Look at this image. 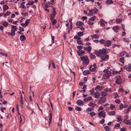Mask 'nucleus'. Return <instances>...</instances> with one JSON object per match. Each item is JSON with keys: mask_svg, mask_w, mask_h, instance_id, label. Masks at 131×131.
Masks as SVG:
<instances>
[{"mask_svg": "<svg viewBox=\"0 0 131 131\" xmlns=\"http://www.w3.org/2000/svg\"><path fill=\"white\" fill-rule=\"evenodd\" d=\"M104 71L105 73L103 75V78L105 79L108 78L111 75V71L107 69L104 70Z\"/></svg>", "mask_w": 131, "mask_h": 131, "instance_id": "1", "label": "nucleus"}, {"mask_svg": "<svg viewBox=\"0 0 131 131\" xmlns=\"http://www.w3.org/2000/svg\"><path fill=\"white\" fill-rule=\"evenodd\" d=\"M107 50L106 49L103 48L100 49L98 51L95 53L96 56L98 57L100 56L101 54H104L107 53Z\"/></svg>", "mask_w": 131, "mask_h": 131, "instance_id": "2", "label": "nucleus"}, {"mask_svg": "<svg viewBox=\"0 0 131 131\" xmlns=\"http://www.w3.org/2000/svg\"><path fill=\"white\" fill-rule=\"evenodd\" d=\"M81 60L83 61V63L86 65H88L89 62V60L88 59L87 56H85L83 57H80Z\"/></svg>", "mask_w": 131, "mask_h": 131, "instance_id": "3", "label": "nucleus"}, {"mask_svg": "<svg viewBox=\"0 0 131 131\" xmlns=\"http://www.w3.org/2000/svg\"><path fill=\"white\" fill-rule=\"evenodd\" d=\"M106 101V98L105 97H101L98 100V102L100 104L105 103Z\"/></svg>", "mask_w": 131, "mask_h": 131, "instance_id": "4", "label": "nucleus"}, {"mask_svg": "<svg viewBox=\"0 0 131 131\" xmlns=\"http://www.w3.org/2000/svg\"><path fill=\"white\" fill-rule=\"evenodd\" d=\"M96 64L94 63L92 65H91L90 67V70L92 72H94L95 71L97 67L96 66Z\"/></svg>", "mask_w": 131, "mask_h": 131, "instance_id": "5", "label": "nucleus"}, {"mask_svg": "<svg viewBox=\"0 0 131 131\" xmlns=\"http://www.w3.org/2000/svg\"><path fill=\"white\" fill-rule=\"evenodd\" d=\"M92 96L96 99H98L100 96V94L99 92H96L92 94Z\"/></svg>", "mask_w": 131, "mask_h": 131, "instance_id": "6", "label": "nucleus"}, {"mask_svg": "<svg viewBox=\"0 0 131 131\" xmlns=\"http://www.w3.org/2000/svg\"><path fill=\"white\" fill-rule=\"evenodd\" d=\"M106 113L104 111L100 112L99 113V117L103 116V117L105 118V117Z\"/></svg>", "mask_w": 131, "mask_h": 131, "instance_id": "7", "label": "nucleus"}, {"mask_svg": "<svg viewBox=\"0 0 131 131\" xmlns=\"http://www.w3.org/2000/svg\"><path fill=\"white\" fill-rule=\"evenodd\" d=\"M122 81L120 77H117L116 78V83L118 84H121Z\"/></svg>", "mask_w": 131, "mask_h": 131, "instance_id": "8", "label": "nucleus"}, {"mask_svg": "<svg viewBox=\"0 0 131 131\" xmlns=\"http://www.w3.org/2000/svg\"><path fill=\"white\" fill-rule=\"evenodd\" d=\"M108 55H106L102 56L101 57V59L102 60L105 61L108 59Z\"/></svg>", "mask_w": 131, "mask_h": 131, "instance_id": "9", "label": "nucleus"}, {"mask_svg": "<svg viewBox=\"0 0 131 131\" xmlns=\"http://www.w3.org/2000/svg\"><path fill=\"white\" fill-rule=\"evenodd\" d=\"M105 42L104 46H107V47H109L110 46L112 43L111 41L109 40L106 41Z\"/></svg>", "mask_w": 131, "mask_h": 131, "instance_id": "10", "label": "nucleus"}, {"mask_svg": "<svg viewBox=\"0 0 131 131\" xmlns=\"http://www.w3.org/2000/svg\"><path fill=\"white\" fill-rule=\"evenodd\" d=\"M77 52L78 54V55L80 56H81L85 54V52L83 50H77Z\"/></svg>", "mask_w": 131, "mask_h": 131, "instance_id": "11", "label": "nucleus"}, {"mask_svg": "<svg viewBox=\"0 0 131 131\" xmlns=\"http://www.w3.org/2000/svg\"><path fill=\"white\" fill-rule=\"evenodd\" d=\"M77 103L78 105L82 106L83 105L84 102L81 100H79L77 102Z\"/></svg>", "mask_w": 131, "mask_h": 131, "instance_id": "12", "label": "nucleus"}, {"mask_svg": "<svg viewBox=\"0 0 131 131\" xmlns=\"http://www.w3.org/2000/svg\"><path fill=\"white\" fill-rule=\"evenodd\" d=\"M84 49L85 50L89 52H90L91 51L92 47L90 46L85 47H84Z\"/></svg>", "mask_w": 131, "mask_h": 131, "instance_id": "13", "label": "nucleus"}, {"mask_svg": "<svg viewBox=\"0 0 131 131\" xmlns=\"http://www.w3.org/2000/svg\"><path fill=\"white\" fill-rule=\"evenodd\" d=\"M103 88V86L98 85L95 87V89L96 90V91H100Z\"/></svg>", "mask_w": 131, "mask_h": 131, "instance_id": "14", "label": "nucleus"}, {"mask_svg": "<svg viewBox=\"0 0 131 131\" xmlns=\"http://www.w3.org/2000/svg\"><path fill=\"white\" fill-rule=\"evenodd\" d=\"M92 97L91 96H89L87 97L84 99L83 100L85 102H88L91 100H93Z\"/></svg>", "mask_w": 131, "mask_h": 131, "instance_id": "15", "label": "nucleus"}, {"mask_svg": "<svg viewBox=\"0 0 131 131\" xmlns=\"http://www.w3.org/2000/svg\"><path fill=\"white\" fill-rule=\"evenodd\" d=\"M112 29L115 32H117L118 30L119 29V27L118 26H115L113 27Z\"/></svg>", "mask_w": 131, "mask_h": 131, "instance_id": "16", "label": "nucleus"}, {"mask_svg": "<svg viewBox=\"0 0 131 131\" xmlns=\"http://www.w3.org/2000/svg\"><path fill=\"white\" fill-rule=\"evenodd\" d=\"M20 40L21 41H23L26 39V37L24 35H22L20 36Z\"/></svg>", "mask_w": 131, "mask_h": 131, "instance_id": "17", "label": "nucleus"}, {"mask_svg": "<svg viewBox=\"0 0 131 131\" xmlns=\"http://www.w3.org/2000/svg\"><path fill=\"white\" fill-rule=\"evenodd\" d=\"M90 73V71L89 70H85L84 71L83 73V74L84 75H87L89 74Z\"/></svg>", "mask_w": 131, "mask_h": 131, "instance_id": "18", "label": "nucleus"}, {"mask_svg": "<svg viewBox=\"0 0 131 131\" xmlns=\"http://www.w3.org/2000/svg\"><path fill=\"white\" fill-rule=\"evenodd\" d=\"M101 95L103 97H105L107 96V93L105 92L104 91H102L101 92Z\"/></svg>", "mask_w": 131, "mask_h": 131, "instance_id": "19", "label": "nucleus"}, {"mask_svg": "<svg viewBox=\"0 0 131 131\" xmlns=\"http://www.w3.org/2000/svg\"><path fill=\"white\" fill-rule=\"evenodd\" d=\"M116 112L115 111H109L108 112V115L110 116H114Z\"/></svg>", "mask_w": 131, "mask_h": 131, "instance_id": "20", "label": "nucleus"}, {"mask_svg": "<svg viewBox=\"0 0 131 131\" xmlns=\"http://www.w3.org/2000/svg\"><path fill=\"white\" fill-rule=\"evenodd\" d=\"M113 3L112 0H106L105 2L108 5L112 4Z\"/></svg>", "mask_w": 131, "mask_h": 131, "instance_id": "21", "label": "nucleus"}, {"mask_svg": "<svg viewBox=\"0 0 131 131\" xmlns=\"http://www.w3.org/2000/svg\"><path fill=\"white\" fill-rule=\"evenodd\" d=\"M124 121L125 123L127 125L129 124V125H131L130 122L129 120H127V119H125L124 120Z\"/></svg>", "mask_w": 131, "mask_h": 131, "instance_id": "22", "label": "nucleus"}, {"mask_svg": "<svg viewBox=\"0 0 131 131\" xmlns=\"http://www.w3.org/2000/svg\"><path fill=\"white\" fill-rule=\"evenodd\" d=\"M130 109H131V105L129 106L127 109H125L124 111V112L125 113H127L130 111Z\"/></svg>", "mask_w": 131, "mask_h": 131, "instance_id": "23", "label": "nucleus"}, {"mask_svg": "<svg viewBox=\"0 0 131 131\" xmlns=\"http://www.w3.org/2000/svg\"><path fill=\"white\" fill-rule=\"evenodd\" d=\"M84 23L80 21L77 22L76 23V25L77 26H82L83 25Z\"/></svg>", "mask_w": 131, "mask_h": 131, "instance_id": "24", "label": "nucleus"}, {"mask_svg": "<svg viewBox=\"0 0 131 131\" xmlns=\"http://www.w3.org/2000/svg\"><path fill=\"white\" fill-rule=\"evenodd\" d=\"M125 69L128 71H131V66L130 65L126 66L125 67Z\"/></svg>", "mask_w": 131, "mask_h": 131, "instance_id": "25", "label": "nucleus"}, {"mask_svg": "<svg viewBox=\"0 0 131 131\" xmlns=\"http://www.w3.org/2000/svg\"><path fill=\"white\" fill-rule=\"evenodd\" d=\"M15 31L14 29H12L11 31V36H13L15 35Z\"/></svg>", "mask_w": 131, "mask_h": 131, "instance_id": "26", "label": "nucleus"}, {"mask_svg": "<svg viewBox=\"0 0 131 131\" xmlns=\"http://www.w3.org/2000/svg\"><path fill=\"white\" fill-rule=\"evenodd\" d=\"M2 24L5 27H6L8 25V23L6 21H4L2 23Z\"/></svg>", "mask_w": 131, "mask_h": 131, "instance_id": "27", "label": "nucleus"}, {"mask_svg": "<svg viewBox=\"0 0 131 131\" xmlns=\"http://www.w3.org/2000/svg\"><path fill=\"white\" fill-rule=\"evenodd\" d=\"M96 19V16H94L93 17H90L89 19V20H90L94 21L95 19Z\"/></svg>", "mask_w": 131, "mask_h": 131, "instance_id": "28", "label": "nucleus"}, {"mask_svg": "<svg viewBox=\"0 0 131 131\" xmlns=\"http://www.w3.org/2000/svg\"><path fill=\"white\" fill-rule=\"evenodd\" d=\"M9 8L6 5H4L3 6V9L4 10H6Z\"/></svg>", "mask_w": 131, "mask_h": 131, "instance_id": "29", "label": "nucleus"}, {"mask_svg": "<svg viewBox=\"0 0 131 131\" xmlns=\"http://www.w3.org/2000/svg\"><path fill=\"white\" fill-rule=\"evenodd\" d=\"M92 37L93 38H94L95 39H98L99 37L98 35L97 34H94L92 36Z\"/></svg>", "mask_w": 131, "mask_h": 131, "instance_id": "30", "label": "nucleus"}, {"mask_svg": "<svg viewBox=\"0 0 131 131\" xmlns=\"http://www.w3.org/2000/svg\"><path fill=\"white\" fill-rule=\"evenodd\" d=\"M88 105L89 106H91L92 107H94L96 105V104L92 103V102H90V104H88Z\"/></svg>", "mask_w": 131, "mask_h": 131, "instance_id": "31", "label": "nucleus"}, {"mask_svg": "<svg viewBox=\"0 0 131 131\" xmlns=\"http://www.w3.org/2000/svg\"><path fill=\"white\" fill-rule=\"evenodd\" d=\"M122 19L121 18H117L116 19V23H118L122 22Z\"/></svg>", "mask_w": 131, "mask_h": 131, "instance_id": "32", "label": "nucleus"}, {"mask_svg": "<svg viewBox=\"0 0 131 131\" xmlns=\"http://www.w3.org/2000/svg\"><path fill=\"white\" fill-rule=\"evenodd\" d=\"M115 106L113 104H110V108L112 110H114L115 108Z\"/></svg>", "mask_w": 131, "mask_h": 131, "instance_id": "33", "label": "nucleus"}, {"mask_svg": "<svg viewBox=\"0 0 131 131\" xmlns=\"http://www.w3.org/2000/svg\"><path fill=\"white\" fill-rule=\"evenodd\" d=\"M12 29H14L15 31L17 30V26L15 25H12Z\"/></svg>", "mask_w": 131, "mask_h": 131, "instance_id": "34", "label": "nucleus"}, {"mask_svg": "<svg viewBox=\"0 0 131 131\" xmlns=\"http://www.w3.org/2000/svg\"><path fill=\"white\" fill-rule=\"evenodd\" d=\"M89 12L88 13L87 15L88 16H91L93 14L92 11L90 10V9L89 10Z\"/></svg>", "mask_w": 131, "mask_h": 131, "instance_id": "35", "label": "nucleus"}, {"mask_svg": "<svg viewBox=\"0 0 131 131\" xmlns=\"http://www.w3.org/2000/svg\"><path fill=\"white\" fill-rule=\"evenodd\" d=\"M105 41H106L104 39H102L100 40L99 42L102 44H104V45L105 44Z\"/></svg>", "mask_w": 131, "mask_h": 131, "instance_id": "36", "label": "nucleus"}, {"mask_svg": "<svg viewBox=\"0 0 131 131\" xmlns=\"http://www.w3.org/2000/svg\"><path fill=\"white\" fill-rule=\"evenodd\" d=\"M78 35L80 37H81L83 35V32H79L77 33Z\"/></svg>", "mask_w": 131, "mask_h": 131, "instance_id": "37", "label": "nucleus"}, {"mask_svg": "<svg viewBox=\"0 0 131 131\" xmlns=\"http://www.w3.org/2000/svg\"><path fill=\"white\" fill-rule=\"evenodd\" d=\"M114 98L115 99H116L117 98H118L119 97V96L118 94L117 93H114Z\"/></svg>", "mask_w": 131, "mask_h": 131, "instance_id": "38", "label": "nucleus"}, {"mask_svg": "<svg viewBox=\"0 0 131 131\" xmlns=\"http://www.w3.org/2000/svg\"><path fill=\"white\" fill-rule=\"evenodd\" d=\"M124 60V58L122 57L119 59L120 62L122 63H124V62L123 61Z\"/></svg>", "mask_w": 131, "mask_h": 131, "instance_id": "39", "label": "nucleus"}, {"mask_svg": "<svg viewBox=\"0 0 131 131\" xmlns=\"http://www.w3.org/2000/svg\"><path fill=\"white\" fill-rule=\"evenodd\" d=\"M20 104H21L20 105L21 107L22 108H23V105L24 104V103H23V99H20Z\"/></svg>", "mask_w": 131, "mask_h": 131, "instance_id": "40", "label": "nucleus"}, {"mask_svg": "<svg viewBox=\"0 0 131 131\" xmlns=\"http://www.w3.org/2000/svg\"><path fill=\"white\" fill-rule=\"evenodd\" d=\"M126 53L125 51H123L121 52L119 55V56L120 57H121L123 56L125 53Z\"/></svg>", "mask_w": 131, "mask_h": 131, "instance_id": "41", "label": "nucleus"}, {"mask_svg": "<svg viewBox=\"0 0 131 131\" xmlns=\"http://www.w3.org/2000/svg\"><path fill=\"white\" fill-rule=\"evenodd\" d=\"M74 38L77 39V40H79L80 39H81V38L78 36L77 35H76L74 37Z\"/></svg>", "mask_w": 131, "mask_h": 131, "instance_id": "42", "label": "nucleus"}, {"mask_svg": "<svg viewBox=\"0 0 131 131\" xmlns=\"http://www.w3.org/2000/svg\"><path fill=\"white\" fill-rule=\"evenodd\" d=\"M30 19H27L25 22V23L27 26L28 24L29 23Z\"/></svg>", "mask_w": 131, "mask_h": 131, "instance_id": "43", "label": "nucleus"}, {"mask_svg": "<svg viewBox=\"0 0 131 131\" xmlns=\"http://www.w3.org/2000/svg\"><path fill=\"white\" fill-rule=\"evenodd\" d=\"M90 57L91 59H94L95 57V56L92 53H90Z\"/></svg>", "mask_w": 131, "mask_h": 131, "instance_id": "44", "label": "nucleus"}, {"mask_svg": "<svg viewBox=\"0 0 131 131\" xmlns=\"http://www.w3.org/2000/svg\"><path fill=\"white\" fill-rule=\"evenodd\" d=\"M19 29L20 32H23L24 31V29L20 26L19 27Z\"/></svg>", "mask_w": 131, "mask_h": 131, "instance_id": "45", "label": "nucleus"}, {"mask_svg": "<svg viewBox=\"0 0 131 131\" xmlns=\"http://www.w3.org/2000/svg\"><path fill=\"white\" fill-rule=\"evenodd\" d=\"M69 21L70 23V29H71L72 28V20L71 19H70L69 20Z\"/></svg>", "mask_w": 131, "mask_h": 131, "instance_id": "46", "label": "nucleus"}, {"mask_svg": "<svg viewBox=\"0 0 131 131\" xmlns=\"http://www.w3.org/2000/svg\"><path fill=\"white\" fill-rule=\"evenodd\" d=\"M18 115L19 116V123H21L22 121V119L21 116L20 114L19 113H18Z\"/></svg>", "mask_w": 131, "mask_h": 131, "instance_id": "47", "label": "nucleus"}, {"mask_svg": "<svg viewBox=\"0 0 131 131\" xmlns=\"http://www.w3.org/2000/svg\"><path fill=\"white\" fill-rule=\"evenodd\" d=\"M77 43L79 45H82L83 44L82 42L80 40H77Z\"/></svg>", "mask_w": 131, "mask_h": 131, "instance_id": "48", "label": "nucleus"}, {"mask_svg": "<svg viewBox=\"0 0 131 131\" xmlns=\"http://www.w3.org/2000/svg\"><path fill=\"white\" fill-rule=\"evenodd\" d=\"M88 24L90 25H92L94 24V23L91 21L90 20H89L88 22Z\"/></svg>", "mask_w": 131, "mask_h": 131, "instance_id": "49", "label": "nucleus"}, {"mask_svg": "<svg viewBox=\"0 0 131 131\" xmlns=\"http://www.w3.org/2000/svg\"><path fill=\"white\" fill-rule=\"evenodd\" d=\"M121 117H116V118L117 119V122H120L122 121V119L121 118Z\"/></svg>", "mask_w": 131, "mask_h": 131, "instance_id": "50", "label": "nucleus"}, {"mask_svg": "<svg viewBox=\"0 0 131 131\" xmlns=\"http://www.w3.org/2000/svg\"><path fill=\"white\" fill-rule=\"evenodd\" d=\"M75 109L76 110L79 111H81V108L78 107H75Z\"/></svg>", "mask_w": 131, "mask_h": 131, "instance_id": "51", "label": "nucleus"}, {"mask_svg": "<svg viewBox=\"0 0 131 131\" xmlns=\"http://www.w3.org/2000/svg\"><path fill=\"white\" fill-rule=\"evenodd\" d=\"M124 108V106L122 103H121L120 104L119 106V109L120 110H122Z\"/></svg>", "mask_w": 131, "mask_h": 131, "instance_id": "52", "label": "nucleus"}, {"mask_svg": "<svg viewBox=\"0 0 131 131\" xmlns=\"http://www.w3.org/2000/svg\"><path fill=\"white\" fill-rule=\"evenodd\" d=\"M89 113L91 115V117H92L93 116H94L95 114V113L93 112H90Z\"/></svg>", "mask_w": 131, "mask_h": 131, "instance_id": "53", "label": "nucleus"}, {"mask_svg": "<svg viewBox=\"0 0 131 131\" xmlns=\"http://www.w3.org/2000/svg\"><path fill=\"white\" fill-rule=\"evenodd\" d=\"M54 36H52L51 37V43L52 44H53L54 42Z\"/></svg>", "mask_w": 131, "mask_h": 131, "instance_id": "54", "label": "nucleus"}, {"mask_svg": "<svg viewBox=\"0 0 131 131\" xmlns=\"http://www.w3.org/2000/svg\"><path fill=\"white\" fill-rule=\"evenodd\" d=\"M55 16L54 15H52V14L50 15V19L52 21L54 18Z\"/></svg>", "mask_w": 131, "mask_h": 131, "instance_id": "55", "label": "nucleus"}, {"mask_svg": "<svg viewBox=\"0 0 131 131\" xmlns=\"http://www.w3.org/2000/svg\"><path fill=\"white\" fill-rule=\"evenodd\" d=\"M111 90L110 89L107 88L104 91L107 93V92L111 91Z\"/></svg>", "mask_w": 131, "mask_h": 131, "instance_id": "56", "label": "nucleus"}, {"mask_svg": "<svg viewBox=\"0 0 131 131\" xmlns=\"http://www.w3.org/2000/svg\"><path fill=\"white\" fill-rule=\"evenodd\" d=\"M50 117L49 118V120L51 122L52 119V115L51 113H50Z\"/></svg>", "mask_w": 131, "mask_h": 131, "instance_id": "57", "label": "nucleus"}, {"mask_svg": "<svg viewBox=\"0 0 131 131\" xmlns=\"http://www.w3.org/2000/svg\"><path fill=\"white\" fill-rule=\"evenodd\" d=\"M93 110V108H88L87 110L86 111H88V112H90L91 111Z\"/></svg>", "mask_w": 131, "mask_h": 131, "instance_id": "58", "label": "nucleus"}, {"mask_svg": "<svg viewBox=\"0 0 131 131\" xmlns=\"http://www.w3.org/2000/svg\"><path fill=\"white\" fill-rule=\"evenodd\" d=\"M115 102L117 104H119L120 102V101L119 99H116L115 100Z\"/></svg>", "mask_w": 131, "mask_h": 131, "instance_id": "59", "label": "nucleus"}, {"mask_svg": "<svg viewBox=\"0 0 131 131\" xmlns=\"http://www.w3.org/2000/svg\"><path fill=\"white\" fill-rule=\"evenodd\" d=\"M92 11H94V13H96L98 12V10L96 8H95V9H92Z\"/></svg>", "mask_w": 131, "mask_h": 131, "instance_id": "60", "label": "nucleus"}, {"mask_svg": "<svg viewBox=\"0 0 131 131\" xmlns=\"http://www.w3.org/2000/svg\"><path fill=\"white\" fill-rule=\"evenodd\" d=\"M123 40L124 41L126 42H129V39L128 38H124Z\"/></svg>", "mask_w": 131, "mask_h": 131, "instance_id": "61", "label": "nucleus"}, {"mask_svg": "<svg viewBox=\"0 0 131 131\" xmlns=\"http://www.w3.org/2000/svg\"><path fill=\"white\" fill-rule=\"evenodd\" d=\"M53 14L52 15L54 16H55V15L56 14V12L55 11V8H53Z\"/></svg>", "mask_w": 131, "mask_h": 131, "instance_id": "62", "label": "nucleus"}, {"mask_svg": "<svg viewBox=\"0 0 131 131\" xmlns=\"http://www.w3.org/2000/svg\"><path fill=\"white\" fill-rule=\"evenodd\" d=\"M105 120L104 119H102V120L100 122V123L102 124H103Z\"/></svg>", "mask_w": 131, "mask_h": 131, "instance_id": "63", "label": "nucleus"}, {"mask_svg": "<svg viewBox=\"0 0 131 131\" xmlns=\"http://www.w3.org/2000/svg\"><path fill=\"white\" fill-rule=\"evenodd\" d=\"M21 25L23 27H26L27 26L24 23H21Z\"/></svg>", "mask_w": 131, "mask_h": 131, "instance_id": "64", "label": "nucleus"}]
</instances>
